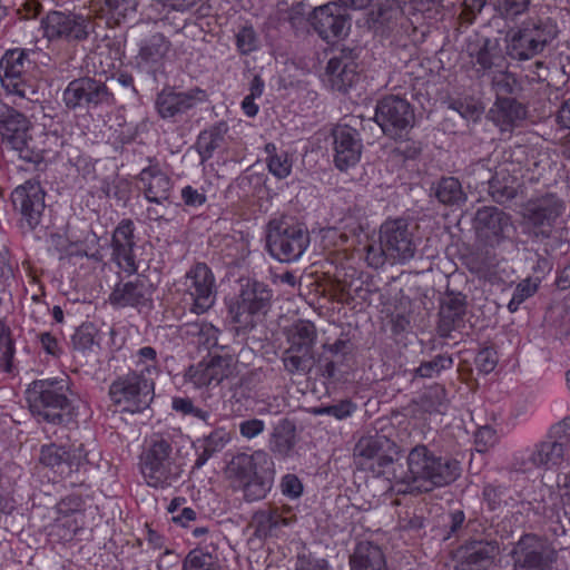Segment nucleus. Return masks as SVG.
Returning a JSON list of instances; mask_svg holds the SVG:
<instances>
[{
  "mask_svg": "<svg viewBox=\"0 0 570 570\" xmlns=\"http://www.w3.org/2000/svg\"><path fill=\"white\" fill-rule=\"evenodd\" d=\"M464 52L478 77L490 75L502 67L503 57L497 39L472 35L465 41Z\"/></svg>",
  "mask_w": 570,
  "mask_h": 570,
  "instance_id": "obj_21",
  "label": "nucleus"
},
{
  "mask_svg": "<svg viewBox=\"0 0 570 570\" xmlns=\"http://www.w3.org/2000/svg\"><path fill=\"white\" fill-rule=\"evenodd\" d=\"M275 473L274 461L264 450L237 453L226 468L227 478L243 488L247 501L264 499L273 487Z\"/></svg>",
  "mask_w": 570,
  "mask_h": 570,
  "instance_id": "obj_3",
  "label": "nucleus"
},
{
  "mask_svg": "<svg viewBox=\"0 0 570 570\" xmlns=\"http://www.w3.org/2000/svg\"><path fill=\"white\" fill-rule=\"evenodd\" d=\"M316 328L309 321L299 320L289 330L287 342L292 352L313 353L316 343Z\"/></svg>",
  "mask_w": 570,
  "mask_h": 570,
  "instance_id": "obj_38",
  "label": "nucleus"
},
{
  "mask_svg": "<svg viewBox=\"0 0 570 570\" xmlns=\"http://www.w3.org/2000/svg\"><path fill=\"white\" fill-rule=\"evenodd\" d=\"M273 298L268 285L256 279H240L239 292L229 305L233 321L242 326L253 325L254 317L265 315Z\"/></svg>",
  "mask_w": 570,
  "mask_h": 570,
  "instance_id": "obj_10",
  "label": "nucleus"
},
{
  "mask_svg": "<svg viewBox=\"0 0 570 570\" xmlns=\"http://www.w3.org/2000/svg\"><path fill=\"white\" fill-rule=\"evenodd\" d=\"M83 500L81 495L69 494L57 503L58 514H70L83 518Z\"/></svg>",
  "mask_w": 570,
  "mask_h": 570,
  "instance_id": "obj_58",
  "label": "nucleus"
},
{
  "mask_svg": "<svg viewBox=\"0 0 570 570\" xmlns=\"http://www.w3.org/2000/svg\"><path fill=\"white\" fill-rule=\"evenodd\" d=\"M499 357L493 347L480 350L474 360L476 368L484 374L491 373L497 367Z\"/></svg>",
  "mask_w": 570,
  "mask_h": 570,
  "instance_id": "obj_61",
  "label": "nucleus"
},
{
  "mask_svg": "<svg viewBox=\"0 0 570 570\" xmlns=\"http://www.w3.org/2000/svg\"><path fill=\"white\" fill-rule=\"evenodd\" d=\"M96 336L97 332L92 324H82L72 336L73 346L81 351L90 350L97 344Z\"/></svg>",
  "mask_w": 570,
  "mask_h": 570,
  "instance_id": "obj_56",
  "label": "nucleus"
},
{
  "mask_svg": "<svg viewBox=\"0 0 570 570\" xmlns=\"http://www.w3.org/2000/svg\"><path fill=\"white\" fill-rule=\"evenodd\" d=\"M266 164L268 171L277 179H284L292 173L293 161L288 153L279 150L275 144L265 145Z\"/></svg>",
  "mask_w": 570,
  "mask_h": 570,
  "instance_id": "obj_40",
  "label": "nucleus"
},
{
  "mask_svg": "<svg viewBox=\"0 0 570 570\" xmlns=\"http://www.w3.org/2000/svg\"><path fill=\"white\" fill-rule=\"evenodd\" d=\"M68 376L35 381L27 390V401L38 422L61 425L69 421L72 401Z\"/></svg>",
  "mask_w": 570,
  "mask_h": 570,
  "instance_id": "obj_2",
  "label": "nucleus"
},
{
  "mask_svg": "<svg viewBox=\"0 0 570 570\" xmlns=\"http://www.w3.org/2000/svg\"><path fill=\"white\" fill-rule=\"evenodd\" d=\"M171 42L160 32L150 35L140 42L136 66L139 70L156 75L164 67Z\"/></svg>",
  "mask_w": 570,
  "mask_h": 570,
  "instance_id": "obj_29",
  "label": "nucleus"
},
{
  "mask_svg": "<svg viewBox=\"0 0 570 570\" xmlns=\"http://www.w3.org/2000/svg\"><path fill=\"white\" fill-rule=\"evenodd\" d=\"M491 73V86L495 98H508L507 96L515 95L521 90V83L513 73L497 69Z\"/></svg>",
  "mask_w": 570,
  "mask_h": 570,
  "instance_id": "obj_44",
  "label": "nucleus"
},
{
  "mask_svg": "<svg viewBox=\"0 0 570 570\" xmlns=\"http://www.w3.org/2000/svg\"><path fill=\"white\" fill-rule=\"evenodd\" d=\"M171 409L184 415L191 416L199 421L205 422L206 424H210L209 420L212 417V413L208 410L202 409L197 406L194 401L189 397L175 396L171 400Z\"/></svg>",
  "mask_w": 570,
  "mask_h": 570,
  "instance_id": "obj_48",
  "label": "nucleus"
},
{
  "mask_svg": "<svg viewBox=\"0 0 570 570\" xmlns=\"http://www.w3.org/2000/svg\"><path fill=\"white\" fill-rule=\"evenodd\" d=\"M539 283L538 281H532L531 278L523 279L520 282L512 295L508 304V308L511 313L518 311L519 306L529 297H531L538 289Z\"/></svg>",
  "mask_w": 570,
  "mask_h": 570,
  "instance_id": "obj_53",
  "label": "nucleus"
},
{
  "mask_svg": "<svg viewBox=\"0 0 570 570\" xmlns=\"http://www.w3.org/2000/svg\"><path fill=\"white\" fill-rule=\"evenodd\" d=\"M11 200L22 222L30 228H36L45 209V191L37 180H27L14 188Z\"/></svg>",
  "mask_w": 570,
  "mask_h": 570,
  "instance_id": "obj_24",
  "label": "nucleus"
},
{
  "mask_svg": "<svg viewBox=\"0 0 570 570\" xmlns=\"http://www.w3.org/2000/svg\"><path fill=\"white\" fill-rule=\"evenodd\" d=\"M466 299L462 293H449L442 301L439 312L438 331L441 336L449 337L453 331L464 327Z\"/></svg>",
  "mask_w": 570,
  "mask_h": 570,
  "instance_id": "obj_34",
  "label": "nucleus"
},
{
  "mask_svg": "<svg viewBox=\"0 0 570 570\" xmlns=\"http://www.w3.org/2000/svg\"><path fill=\"white\" fill-rule=\"evenodd\" d=\"M309 245V234L301 224L285 218L273 219L267 225L266 248L282 263L298 261Z\"/></svg>",
  "mask_w": 570,
  "mask_h": 570,
  "instance_id": "obj_8",
  "label": "nucleus"
},
{
  "mask_svg": "<svg viewBox=\"0 0 570 570\" xmlns=\"http://www.w3.org/2000/svg\"><path fill=\"white\" fill-rule=\"evenodd\" d=\"M566 210V204L556 195L548 194L529 200L523 207V218L537 237L550 238Z\"/></svg>",
  "mask_w": 570,
  "mask_h": 570,
  "instance_id": "obj_16",
  "label": "nucleus"
},
{
  "mask_svg": "<svg viewBox=\"0 0 570 570\" xmlns=\"http://www.w3.org/2000/svg\"><path fill=\"white\" fill-rule=\"evenodd\" d=\"M137 367L138 372L144 371L147 377H153L157 374V352L151 346H144L137 351Z\"/></svg>",
  "mask_w": 570,
  "mask_h": 570,
  "instance_id": "obj_54",
  "label": "nucleus"
},
{
  "mask_svg": "<svg viewBox=\"0 0 570 570\" xmlns=\"http://www.w3.org/2000/svg\"><path fill=\"white\" fill-rule=\"evenodd\" d=\"M236 46L243 55H248L258 48V38L252 26H244L237 32Z\"/></svg>",
  "mask_w": 570,
  "mask_h": 570,
  "instance_id": "obj_55",
  "label": "nucleus"
},
{
  "mask_svg": "<svg viewBox=\"0 0 570 570\" xmlns=\"http://www.w3.org/2000/svg\"><path fill=\"white\" fill-rule=\"evenodd\" d=\"M380 239L394 263H406L414 257L416 240L407 220L397 218L381 225Z\"/></svg>",
  "mask_w": 570,
  "mask_h": 570,
  "instance_id": "obj_18",
  "label": "nucleus"
},
{
  "mask_svg": "<svg viewBox=\"0 0 570 570\" xmlns=\"http://www.w3.org/2000/svg\"><path fill=\"white\" fill-rule=\"evenodd\" d=\"M350 563L351 570H386L382 550L367 541L356 546Z\"/></svg>",
  "mask_w": 570,
  "mask_h": 570,
  "instance_id": "obj_37",
  "label": "nucleus"
},
{
  "mask_svg": "<svg viewBox=\"0 0 570 570\" xmlns=\"http://www.w3.org/2000/svg\"><path fill=\"white\" fill-rule=\"evenodd\" d=\"M453 360L445 354L436 355L430 361L422 362L420 366L414 370V377L432 379L438 376L442 371L451 368Z\"/></svg>",
  "mask_w": 570,
  "mask_h": 570,
  "instance_id": "obj_47",
  "label": "nucleus"
},
{
  "mask_svg": "<svg viewBox=\"0 0 570 570\" xmlns=\"http://www.w3.org/2000/svg\"><path fill=\"white\" fill-rule=\"evenodd\" d=\"M532 0H490L493 10L504 19H514L525 13Z\"/></svg>",
  "mask_w": 570,
  "mask_h": 570,
  "instance_id": "obj_49",
  "label": "nucleus"
},
{
  "mask_svg": "<svg viewBox=\"0 0 570 570\" xmlns=\"http://www.w3.org/2000/svg\"><path fill=\"white\" fill-rule=\"evenodd\" d=\"M153 288L145 279L118 283L109 295L116 307H145L151 303Z\"/></svg>",
  "mask_w": 570,
  "mask_h": 570,
  "instance_id": "obj_32",
  "label": "nucleus"
},
{
  "mask_svg": "<svg viewBox=\"0 0 570 570\" xmlns=\"http://www.w3.org/2000/svg\"><path fill=\"white\" fill-rule=\"evenodd\" d=\"M406 471L393 472L392 480L404 485V493L431 492L454 482L460 475L456 460L436 455L424 444L412 448L406 456Z\"/></svg>",
  "mask_w": 570,
  "mask_h": 570,
  "instance_id": "obj_1",
  "label": "nucleus"
},
{
  "mask_svg": "<svg viewBox=\"0 0 570 570\" xmlns=\"http://www.w3.org/2000/svg\"><path fill=\"white\" fill-rule=\"evenodd\" d=\"M557 35V26L550 19L527 21L508 33L507 53L513 60H530L543 52Z\"/></svg>",
  "mask_w": 570,
  "mask_h": 570,
  "instance_id": "obj_7",
  "label": "nucleus"
},
{
  "mask_svg": "<svg viewBox=\"0 0 570 570\" xmlns=\"http://www.w3.org/2000/svg\"><path fill=\"white\" fill-rule=\"evenodd\" d=\"M374 119L386 136L401 138L413 127L414 110L406 99L390 95L377 101Z\"/></svg>",
  "mask_w": 570,
  "mask_h": 570,
  "instance_id": "obj_15",
  "label": "nucleus"
},
{
  "mask_svg": "<svg viewBox=\"0 0 570 570\" xmlns=\"http://www.w3.org/2000/svg\"><path fill=\"white\" fill-rule=\"evenodd\" d=\"M109 396L117 405L135 413L141 412L153 401L154 377H147L144 371H131L118 376L109 386Z\"/></svg>",
  "mask_w": 570,
  "mask_h": 570,
  "instance_id": "obj_9",
  "label": "nucleus"
},
{
  "mask_svg": "<svg viewBox=\"0 0 570 570\" xmlns=\"http://www.w3.org/2000/svg\"><path fill=\"white\" fill-rule=\"evenodd\" d=\"M82 519L70 514H58L53 529L62 540H71L82 528Z\"/></svg>",
  "mask_w": 570,
  "mask_h": 570,
  "instance_id": "obj_52",
  "label": "nucleus"
},
{
  "mask_svg": "<svg viewBox=\"0 0 570 570\" xmlns=\"http://www.w3.org/2000/svg\"><path fill=\"white\" fill-rule=\"evenodd\" d=\"M206 100L207 94L200 88L186 91L163 89L157 96L156 108L160 117L167 119L184 114Z\"/></svg>",
  "mask_w": 570,
  "mask_h": 570,
  "instance_id": "obj_27",
  "label": "nucleus"
},
{
  "mask_svg": "<svg viewBox=\"0 0 570 570\" xmlns=\"http://www.w3.org/2000/svg\"><path fill=\"white\" fill-rule=\"evenodd\" d=\"M490 193L492 198L498 203H504L514 198L517 191L512 186H501L497 178L490 181Z\"/></svg>",
  "mask_w": 570,
  "mask_h": 570,
  "instance_id": "obj_64",
  "label": "nucleus"
},
{
  "mask_svg": "<svg viewBox=\"0 0 570 570\" xmlns=\"http://www.w3.org/2000/svg\"><path fill=\"white\" fill-rule=\"evenodd\" d=\"M217 558L202 550L190 551L184 560L183 570H219Z\"/></svg>",
  "mask_w": 570,
  "mask_h": 570,
  "instance_id": "obj_50",
  "label": "nucleus"
},
{
  "mask_svg": "<svg viewBox=\"0 0 570 570\" xmlns=\"http://www.w3.org/2000/svg\"><path fill=\"white\" fill-rule=\"evenodd\" d=\"M187 333L196 336L198 338L197 343L205 348L209 350L217 345L218 330L209 323L200 322L189 324Z\"/></svg>",
  "mask_w": 570,
  "mask_h": 570,
  "instance_id": "obj_51",
  "label": "nucleus"
},
{
  "mask_svg": "<svg viewBox=\"0 0 570 570\" xmlns=\"http://www.w3.org/2000/svg\"><path fill=\"white\" fill-rule=\"evenodd\" d=\"M355 65L346 57H333L325 68V81L333 90L346 91L355 82Z\"/></svg>",
  "mask_w": 570,
  "mask_h": 570,
  "instance_id": "obj_35",
  "label": "nucleus"
},
{
  "mask_svg": "<svg viewBox=\"0 0 570 570\" xmlns=\"http://www.w3.org/2000/svg\"><path fill=\"white\" fill-rule=\"evenodd\" d=\"M43 37L49 41L81 42L95 31L89 16L76 12L51 11L41 20Z\"/></svg>",
  "mask_w": 570,
  "mask_h": 570,
  "instance_id": "obj_12",
  "label": "nucleus"
},
{
  "mask_svg": "<svg viewBox=\"0 0 570 570\" xmlns=\"http://www.w3.org/2000/svg\"><path fill=\"white\" fill-rule=\"evenodd\" d=\"M313 353L292 352L286 348L282 356L284 368L289 374H307L313 366Z\"/></svg>",
  "mask_w": 570,
  "mask_h": 570,
  "instance_id": "obj_45",
  "label": "nucleus"
},
{
  "mask_svg": "<svg viewBox=\"0 0 570 570\" xmlns=\"http://www.w3.org/2000/svg\"><path fill=\"white\" fill-rule=\"evenodd\" d=\"M332 136L335 167L341 171L355 167L363 149L358 131L351 126L338 125L332 130Z\"/></svg>",
  "mask_w": 570,
  "mask_h": 570,
  "instance_id": "obj_26",
  "label": "nucleus"
},
{
  "mask_svg": "<svg viewBox=\"0 0 570 570\" xmlns=\"http://www.w3.org/2000/svg\"><path fill=\"white\" fill-rule=\"evenodd\" d=\"M140 469L146 483L153 488H167L176 483L183 473L181 466L173 458L170 440L153 435L141 455Z\"/></svg>",
  "mask_w": 570,
  "mask_h": 570,
  "instance_id": "obj_5",
  "label": "nucleus"
},
{
  "mask_svg": "<svg viewBox=\"0 0 570 570\" xmlns=\"http://www.w3.org/2000/svg\"><path fill=\"white\" fill-rule=\"evenodd\" d=\"M135 225L130 219H122L112 234V255L117 265L126 273L134 274L138 267L134 255Z\"/></svg>",
  "mask_w": 570,
  "mask_h": 570,
  "instance_id": "obj_30",
  "label": "nucleus"
},
{
  "mask_svg": "<svg viewBox=\"0 0 570 570\" xmlns=\"http://www.w3.org/2000/svg\"><path fill=\"white\" fill-rule=\"evenodd\" d=\"M564 452L563 443L548 438L515 454L513 464L521 472H530L533 469L550 470L562 463Z\"/></svg>",
  "mask_w": 570,
  "mask_h": 570,
  "instance_id": "obj_20",
  "label": "nucleus"
},
{
  "mask_svg": "<svg viewBox=\"0 0 570 570\" xmlns=\"http://www.w3.org/2000/svg\"><path fill=\"white\" fill-rule=\"evenodd\" d=\"M137 179L139 189L148 202L161 205L169 200L173 181L158 166L144 168Z\"/></svg>",
  "mask_w": 570,
  "mask_h": 570,
  "instance_id": "obj_33",
  "label": "nucleus"
},
{
  "mask_svg": "<svg viewBox=\"0 0 570 570\" xmlns=\"http://www.w3.org/2000/svg\"><path fill=\"white\" fill-rule=\"evenodd\" d=\"M112 99V94L106 83L91 77H80L71 80L62 92V101L70 110L110 105Z\"/></svg>",
  "mask_w": 570,
  "mask_h": 570,
  "instance_id": "obj_17",
  "label": "nucleus"
},
{
  "mask_svg": "<svg viewBox=\"0 0 570 570\" xmlns=\"http://www.w3.org/2000/svg\"><path fill=\"white\" fill-rule=\"evenodd\" d=\"M446 391L442 385L435 384L424 391L420 397V406L429 413H444L448 409Z\"/></svg>",
  "mask_w": 570,
  "mask_h": 570,
  "instance_id": "obj_43",
  "label": "nucleus"
},
{
  "mask_svg": "<svg viewBox=\"0 0 570 570\" xmlns=\"http://www.w3.org/2000/svg\"><path fill=\"white\" fill-rule=\"evenodd\" d=\"M309 22L315 32L325 41H335L347 35L348 21L341 6L328 2L316 7Z\"/></svg>",
  "mask_w": 570,
  "mask_h": 570,
  "instance_id": "obj_25",
  "label": "nucleus"
},
{
  "mask_svg": "<svg viewBox=\"0 0 570 570\" xmlns=\"http://www.w3.org/2000/svg\"><path fill=\"white\" fill-rule=\"evenodd\" d=\"M296 444V428L287 419L281 420L273 429L269 438V450L278 458H288Z\"/></svg>",
  "mask_w": 570,
  "mask_h": 570,
  "instance_id": "obj_36",
  "label": "nucleus"
},
{
  "mask_svg": "<svg viewBox=\"0 0 570 570\" xmlns=\"http://www.w3.org/2000/svg\"><path fill=\"white\" fill-rule=\"evenodd\" d=\"M281 491L289 499H297L303 493V484L295 474H286L281 480Z\"/></svg>",
  "mask_w": 570,
  "mask_h": 570,
  "instance_id": "obj_62",
  "label": "nucleus"
},
{
  "mask_svg": "<svg viewBox=\"0 0 570 570\" xmlns=\"http://www.w3.org/2000/svg\"><path fill=\"white\" fill-rule=\"evenodd\" d=\"M40 462L60 475L67 476L87 462V451L82 443L68 446L50 443L41 446Z\"/></svg>",
  "mask_w": 570,
  "mask_h": 570,
  "instance_id": "obj_23",
  "label": "nucleus"
},
{
  "mask_svg": "<svg viewBox=\"0 0 570 570\" xmlns=\"http://www.w3.org/2000/svg\"><path fill=\"white\" fill-rule=\"evenodd\" d=\"M295 522L296 515L289 505H268L253 514L250 525L254 534L262 539L276 535L282 528L291 527Z\"/></svg>",
  "mask_w": 570,
  "mask_h": 570,
  "instance_id": "obj_28",
  "label": "nucleus"
},
{
  "mask_svg": "<svg viewBox=\"0 0 570 570\" xmlns=\"http://www.w3.org/2000/svg\"><path fill=\"white\" fill-rule=\"evenodd\" d=\"M356 411V404L350 400L340 401L336 404L322 406L315 411L320 415H331L337 420L350 417Z\"/></svg>",
  "mask_w": 570,
  "mask_h": 570,
  "instance_id": "obj_57",
  "label": "nucleus"
},
{
  "mask_svg": "<svg viewBox=\"0 0 570 570\" xmlns=\"http://www.w3.org/2000/svg\"><path fill=\"white\" fill-rule=\"evenodd\" d=\"M232 440L230 433L225 428H217L204 438L203 444L212 452H220Z\"/></svg>",
  "mask_w": 570,
  "mask_h": 570,
  "instance_id": "obj_60",
  "label": "nucleus"
},
{
  "mask_svg": "<svg viewBox=\"0 0 570 570\" xmlns=\"http://www.w3.org/2000/svg\"><path fill=\"white\" fill-rule=\"evenodd\" d=\"M365 261L373 268L382 267L390 259V255L386 253V248L380 238L379 243L368 244L365 247Z\"/></svg>",
  "mask_w": 570,
  "mask_h": 570,
  "instance_id": "obj_59",
  "label": "nucleus"
},
{
  "mask_svg": "<svg viewBox=\"0 0 570 570\" xmlns=\"http://www.w3.org/2000/svg\"><path fill=\"white\" fill-rule=\"evenodd\" d=\"M27 63H30L27 52L18 48L8 50L0 60L1 85L20 100H13V104L22 109H30V105L39 101L38 85L26 75Z\"/></svg>",
  "mask_w": 570,
  "mask_h": 570,
  "instance_id": "obj_6",
  "label": "nucleus"
},
{
  "mask_svg": "<svg viewBox=\"0 0 570 570\" xmlns=\"http://www.w3.org/2000/svg\"><path fill=\"white\" fill-rule=\"evenodd\" d=\"M183 299L190 312L199 315L207 312L216 299L215 277L204 263H197L185 275L181 283Z\"/></svg>",
  "mask_w": 570,
  "mask_h": 570,
  "instance_id": "obj_14",
  "label": "nucleus"
},
{
  "mask_svg": "<svg viewBox=\"0 0 570 570\" xmlns=\"http://www.w3.org/2000/svg\"><path fill=\"white\" fill-rule=\"evenodd\" d=\"M227 131V124L220 121L209 129L200 132L196 145L203 161L208 160L213 156L214 151L223 145Z\"/></svg>",
  "mask_w": 570,
  "mask_h": 570,
  "instance_id": "obj_39",
  "label": "nucleus"
},
{
  "mask_svg": "<svg viewBox=\"0 0 570 570\" xmlns=\"http://www.w3.org/2000/svg\"><path fill=\"white\" fill-rule=\"evenodd\" d=\"M240 435L246 440H252L261 435L265 430V422L259 419L244 420L238 425Z\"/></svg>",
  "mask_w": 570,
  "mask_h": 570,
  "instance_id": "obj_63",
  "label": "nucleus"
},
{
  "mask_svg": "<svg viewBox=\"0 0 570 570\" xmlns=\"http://www.w3.org/2000/svg\"><path fill=\"white\" fill-rule=\"evenodd\" d=\"M234 365V357L229 354L210 355L189 366L185 377L187 382L198 389L217 386L233 374Z\"/></svg>",
  "mask_w": 570,
  "mask_h": 570,
  "instance_id": "obj_22",
  "label": "nucleus"
},
{
  "mask_svg": "<svg viewBox=\"0 0 570 570\" xmlns=\"http://www.w3.org/2000/svg\"><path fill=\"white\" fill-rule=\"evenodd\" d=\"M501 132H512L527 117V107L514 98H495L487 115Z\"/></svg>",
  "mask_w": 570,
  "mask_h": 570,
  "instance_id": "obj_31",
  "label": "nucleus"
},
{
  "mask_svg": "<svg viewBox=\"0 0 570 570\" xmlns=\"http://www.w3.org/2000/svg\"><path fill=\"white\" fill-rule=\"evenodd\" d=\"M397 445L382 434L362 436L354 448L356 463L375 475H385L393 466Z\"/></svg>",
  "mask_w": 570,
  "mask_h": 570,
  "instance_id": "obj_13",
  "label": "nucleus"
},
{
  "mask_svg": "<svg viewBox=\"0 0 570 570\" xmlns=\"http://www.w3.org/2000/svg\"><path fill=\"white\" fill-rule=\"evenodd\" d=\"M498 551V544L493 541H474L465 548V560L478 569L492 561Z\"/></svg>",
  "mask_w": 570,
  "mask_h": 570,
  "instance_id": "obj_42",
  "label": "nucleus"
},
{
  "mask_svg": "<svg viewBox=\"0 0 570 570\" xmlns=\"http://www.w3.org/2000/svg\"><path fill=\"white\" fill-rule=\"evenodd\" d=\"M473 226L478 242L490 248L498 247L505 238L512 224L510 216L494 206H484L475 213Z\"/></svg>",
  "mask_w": 570,
  "mask_h": 570,
  "instance_id": "obj_19",
  "label": "nucleus"
},
{
  "mask_svg": "<svg viewBox=\"0 0 570 570\" xmlns=\"http://www.w3.org/2000/svg\"><path fill=\"white\" fill-rule=\"evenodd\" d=\"M509 556L512 570H551L558 557L549 540L535 533L522 534L512 544Z\"/></svg>",
  "mask_w": 570,
  "mask_h": 570,
  "instance_id": "obj_11",
  "label": "nucleus"
},
{
  "mask_svg": "<svg viewBox=\"0 0 570 570\" xmlns=\"http://www.w3.org/2000/svg\"><path fill=\"white\" fill-rule=\"evenodd\" d=\"M483 500L489 510L497 511L508 507L513 499L509 488L487 484L483 489Z\"/></svg>",
  "mask_w": 570,
  "mask_h": 570,
  "instance_id": "obj_46",
  "label": "nucleus"
},
{
  "mask_svg": "<svg viewBox=\"0 0 570 570\" xmlns=\"http://www.w3.org/2000/svg\"><path fill=\"white\" fill-rule=\"evenodd\" d=\"M434 194L444 205H461L466 200L461 183L455 177L441 178L434 187Z\"/></svg>",
  "mask_w": 570,
  "mask_h": 570,
  "instance_id": "obj_41",
  "label": "nucleus"
},
{
  "mask_svg": "<svg viewBox=\"0 0 570 570\" xmlns=\"http://www.w3.org/2000/svg\"><path fill=\"white\" fill-rule=\"evenodd\" d=\"M18 108L0 101L1 144L16 153L22 161L38 165L43 161V150L32 144V137L29 134L31 121L22 111L23 109Z\"/></svg>",
  "mask_w": 570,
  "mask_h": 570,
  "instance_id": "obj_4",
  "label": "nucleus"
}]
</instances>
